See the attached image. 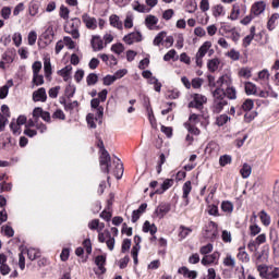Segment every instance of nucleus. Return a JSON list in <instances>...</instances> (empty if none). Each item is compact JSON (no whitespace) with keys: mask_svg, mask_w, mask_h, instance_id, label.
Returning <instances> with one entry per match:
<instances>
[{"mask_svg":"<svg viewBox=\"0 0 279 279\" xmlns=\"http://www.w3.org/2000/svg\"><path fill=\"white\" fill-rule=\"evenodd\" d=\"M44 112H45V110H43L41 107H36V108L33 110V118H34L36 121H38V119H41Z\"/></svg>","mask_w":279,"mask_h":279,"instance_id":"60","label":"nucleus"},{"mask_svg":"<svg viewBox=\"0 0 279 279\" xmlns=\"http://www.w3.org/2000/svg\"><path fill=\"white\" fill-rule=\"evenodd\" d=\"M123 40L126 43V45H134V43H141L143 40V34L136 31L125 35Z\"/></svg>","mask_w":279,"mask_h":279,"instance_id":"8","label":"nucleus"},{"mask_svg":"<svg viewBox=\"0 0 279 279\" xmlns=\"http://www.w3.org/2000/svg\"><path fill=\"white\" fill-rule=\"evenodd\" d=\"M240 15H241V5L239 3H234L232 5V10L229 19L230 21H238Z\"/></svg>","mask_w":279,"mask_h":279,"instance_id":"22","label":"nucleus"},{"mask_svg":"<svg viewBox=\"0 0 279 279\" xmlns=\"http://www.w3.org/2000/svg\"><path fill=\"white\" fill-rule=\"evenodd\" d=\"M73 71V66L71 64L65 65L63 69L58 71V75H71V72Z\"/></svg>","mask_w":279,"mask_h":279,"instance_id":"57","label":"nucleus"},{"mask_svg":"<svg viewBox=\"0 0 279 279\" xmlns=\"http://www.w3.org/2000/svg\"><path fill=\"white\" fill-rule=\"evenodd\" d=\"M52 119H59L60 121H64L66 119V116L64 114V111H62V109H57L52 113Z\"/></svg>","mask_w":279,"mask_h":279,"instance_id":"54","label":"nucleus"},{"mask_svg":"<svg viewBox=\"0 0 279 279\" xmlns=\"http://www.w3.org/2000/svg\"><path fill=\"white\" fill-rule=\"evenodd\" d=\"M213 14L217 19L218 16H221L223 14V5L217 4L213 9Z\"/></svg>","mask_w":279,"mask_h":279,"instance_id":"62","label":"nucleus"},{"mask_svg":"<svg viewBox=\"0 0 279 279\" xmlns=\"http://www.w3.org/2000/svg\"><path fill=\"white\" fill-rule=\"evenodd\" d=\"M240 174L244 180H246V178L252 175V166L248 163H243L242 168L240 169Z\"/></svg>","mask_w":279,"mask_h":279,"instance_id":"28","label":"nucleus"},{"mask_svg":"<svg viewBox=\"0 0 279 279\" xmlns=\"http://www.w3.org/2000/svg\"><path fill=\"white\" fill-rule=\"evenodd\" d=\"M244 90L246 95H256V84L252 83V82H246L244 84Z\"/></svg>","mask_w":279,"mask_h":279,"instance_id":"30","label":"nucleus"},{"mask_svg":"<svg viewBox=\"0 0 279 279\" xmlns=\"http://www.w3.org/2000/svg\"><path fill=\"white\" fill-rule=\"evenodd\" d=\"M2 231L4 232V235L11 239V236H14V229L11 226H2Z\"/></svg>","mask_w":279,"mask_h":279,"instance_id":"55","label":"nucleus"},{"mask_svg":"<svg viewBox=\"0 0 279 279\" xmlns=\"http://www.w3.org/2000/svg\"><path fill=\"white\" fill-rule=\"evenodd\" d=\"M116 81L117 78L114 77V75L108 74L102 78V84L104 86H112V84H114Z\"/></svg>","mask_w":279,"mask_h":279,"instance_id":"50","label":"nucleus"},{"mask_svg":"<svg viewBox=\"0 0 279 279\" xmlns=\"http://www.w3.org/2000/svg\"><path fill=\"white\" fill-rule=\"evenodd\" d=\"M90 45L94 51H101V49H104V39H101L99 35H94Z\"/></svg>","mask_w":279,"mask_h":279,"instance_id":"16","label":"nucleus"},{"mask_svg":"<svg viewBox=\"0 0 279 279\" xmlns=\"http://www.w3.org/2000/svg\"><path fill=\"white\" fill-rule=\"evenodd\" d=\"M192 232H193V230L191 228L181 226L179 236H180V239H186L189 236V234H191Z\"/></svg>","mask_w":279,"mask_h":279,"instance_id":"46","label":"nucleus"},{"mask_svg":"<svg viewBox=\"0 0 279 279\" xmlns=\"http://www.w3.org/2000/svg\"><path fill=\"white\" fill-rule=\"evenodd\" d=\"M36 40H38V34H36V31H31L28 33V45H31V47L36 45Z\"/></svg>","mask_w":279,"mask_h":279,"instance_id":"52","label":"nucleus"},{"mask_svg":"<svg viewBox=\"0 0 279 279\" xmlns=\"http://www.w3.org/2000/svg\"><path fill=\"white\" fill-rule=\"evenodd\" d=\"M33 84L35 86H43L45 84V77L40 74H33Z\"/></svg>","mask_w":279,"mask_h":279,"instance_id":"49","label":"nucleus"},{"mask_svg":"<svg viewBox=\"0 0 279 279\" xmlns=\"http://www.w3.org/2000/svg\"><path fill=\"white\" fill-rule=\"evenodd\" d=\"M232 162V156L230 155H222L219 158L220 167H226V165H230Z\"/></svg>","mask_w":279,"mask_h":279,"instance_id":"45","label":"nucleus"},{"mask_svg":"<svg viewBox=\"0 0 279 279\" xmlns=\"http://www.w3.org/2000/svg\"><path fill=\"white\" fill-rule=\"evenodd\" d=\"M219 256H221L219 254V252H214L213 254L210 255H204V257L202 258L201 263L202 265H204L205 267L207 265H213L214 263L218 262L219 260Z\"/></svg>","mask_w":279,"mask_h":279,"instance_id":"13","label":"nucleus"},{"mask_svg":"<svg viewBox=\"0 0 279 279\" xmlns=\"http://www.w3.org/2000/svg\"><path fill=\"white\" fill-rule=\"evenodd\" d=\"M87 86H95L99 82V76L95 73H89L86 77Z\"/></svg>","mask_w":279,"mask_h":279,"instance_id":"36","label":"nucleus"},{"mask_svg":"<svg viewBox=\"0 0 279 279\" xmlns=\"http://www.w3.org/2000/svg\"><path fill=\"white\" fill-rule=\"evenodd\" d=\"M219 64H221V61H219V59H217V58L209 59L207 61V69H208V71H210V73H215V71H217V69H219Z\"/></svg>","mask_w":279,"mask_h":279,"instance_id":"25","label":"nucleus"},{"mask_svg":"<svg viewBox=\"0 0 279 279\" xmlns=\"http://www.w3.org/2000/svg\"><path fill=\"white\" fill-rule=\"evenodd\" d=\"M112 165L114 166L113 175H116L117 180H121L123 178V162H121V159L116 158Z\"/></svg>","mask_w":279,"mask_h":279,"instance_id":"12","label":"nucleus"},{"mask_svg":"<svg viewBox=\"0 0 279 279\" xmlns=\"http://www.w3.org/2000/svg\"><path fill=\"white\" fill-rule=\"evenodd\" d=\"M193 100H195L197 104H201L202 106H204V104H206L208 101V98H206V96H204L202 94H194Z\"/></svg>","mask_w":279,"mask_h":279,"instance_id":"53","label":"nucleus"},{"mask_svg":"<svg viewBox=\"0 0 279 279\" xmlns=\"http://www.w3.org/2000/svg\"><path fill=\"white\" fill-rule=\"evenodd\" d=\"M143 232H149V234H151L150 241H156L157 238L155 234L156 232H158V227H156L155 223H151L148 220H146L143 225Z\"/></svg>","mask_w":279,"mask_h":279,"instance_id":"9","label":"nucleus"},{"mask_svg":"<svg viewBox=\"0 0 279 279\" xmlns=\"http://www.w3.org/2000/svg\"><path fill=\"white\" fill-rule=\"evenodd\" d=\"M278 19H279L278 13H274L269 17L268 23H267V27H268L269 32H272V29H276V22L278 21Z\"/></svg>","mask_w":279,"mask_h":279,"instance_id":"33","label":"nucleus"},{"mask_svg":"<svg viewBox=\"0 0 279 279\" xmlns=\"http://www.w3.org/2000/svg\"><path fill=\"white\" fill-rule=\"evenodd\" d=\"M258 117V112L256 111H246V113L244 114V122L245 123H252V121H254L255 118Z\"/></svg>","mask_w":279,"mask_h":279,"instance_id":"44","label":"nucleus"},{"mask_svg":"<svg viewBox=\"0 0 279 279\" xmlns=\"http://www.w3.org/2000/svg\"><path fill=\"white\" fill-rule=\"evenodd\" d=\"M145 25L147 29H154V26L158 25V19L155 15L149 14L145 17Z\"/></svg>","mask_w":279,"mask_h":279,"instance_id":"24","label":"nucleus"},{"mask_svg":"<svg viewBox=\"0 0 279 279\" xmlns=\"http://www.w3.org/2000/svg\"><path fill=\"white\" fill-rule=\"evenodd\" d=\"M259 219L264 226H269L271 223V217L267 215V211H259Z\"/></svg>","mask_w":279,"mask_h":279,"instance_id":"35","label":"nucleus"},{"mask_svg":"<svg viewBox=\"0 0 279 279\" xmlns=\"http://www.w3.org/2000/svg\"><path fill=\"white\" fill-rule=\"evenodd\" d=\"M210 47H213V43L205 41L198 48V51L196 52V56H195V63H196V66H198L199 69H202V66H204V58H205L206 53H208V50L210 49Z\"/></svg>","mask_w":279,"mask_h":279,"instance_id":"4","label":"nucleus"},{"mask_svg":"<svg viewBox=\"0 0 279 279\" xmlns=\"http://www.w3.org/2000/svg\"><path fill=\"white\" fill-rule=\"evenodd\" d=\"M184 125H185L187 132H190V134H194V136H199L201 131H199V129H197L195 126V124H191V123L186 122Z\"/></svg>","mask_w":279,"mask_h":279,"instance_id":"42","label":"nucleus"},{"mask_svg":"<svg viewBox=\"0 0 279 279\" xmlns=\"http://www.w3.org/2000/svg\"><path fill=\"white\" fill-rule=\"evenodd\" d=\"M239 75L240 77H244V80H250V77H252V70H250V68H242L239 71Z\"/></svg>","mask_w":279,"mask_h":279,"instance_id":"48","label":"nucleus"},{"mask_svg":"<svg viewBox=\"0 0 279 279\" xmlns=\"http://www.w3.org/2000/svg\"><path fill=\"white\" fill-rule=\"evenodd\" d=\"M132 5H133V10H135V12H140L142 14L149 12L147 7L145 4H141L138 1H135Z\"/></svg>","mask_w":279,"mask_h":279,"instance_id":"37","label":"nucleus"},{"mask_svg":"<svg viewBox=\"0 0 279 279\" xmlns=\"http://www.w3.org/2000/svg\"><path fill=\"white\" fill-rule=\"evenodd\" d=\"M211 95L214 97L213 112L215 114H219L223 111V108L228 106V99H226V89L217 87L216 89L211 90Z\"/></svg>","mask_w":279,"mask_h":279,"instance_id":"2","label":"nucleus"},{"mask_svg":"<svg viewBox=\"0 0 279 279\" xmlns=\"http://www.w3.org/2000/svg\"><path fill=\"white\" fill-rule=\"evenodd\" d=\"M12 191V183H8L5 181L0 183V193H9Z\"/></svg>","mask_w":279,"mask_h":279,"instance_id":"56","label":"nucleus"},{"mask_svg":"<svg viewBox=\"0 0 279 279\" xmlns=\"http://www.w3.org/2000/svg\"><path fill=\"white\" fill-rule=\"evenodd\" d=\"M174 183L175 181L173 179H165L161 186L157 189L155 193H157V195H162L163 193H167V191H169Z\"/></svg>","mask_w":279,"mask_h":279,"instance_id":"14","label":"nucleus"},{"mask_svg":"<svg viewBox=\"0 0 279 279\" xmlns=\"http://www.w3.org/2000/svg\"><path fill=\"white\" fill-rule=\"evenodd\" d=\"M217 84L219 86L218 88H221V86H227V88H229V86H232V77H230L228 74H225L218 78Z\"/></svg>","mask_w":279,"mask_h":279,"instance_id":"20","label":"nucleus"},{"mask_svg":"<svg viewBox=\"0 0 279 279\" xmlns=\"http://www.w3.org/2000/svg\"><path fill=\"white\" fill-rule=\"evenodd\" d=\"M75 90H76L75 85H69L65 88V95H66L68 99H71L74 97Z\"/></svg>","mask_w":279,"mask_h":279,"instance_id":"61","label":"nucleus"},{"mask_svg":"<svg viewBox=\"0 0 279 279\" xmlns=\"http://www.w3.org/2000/svg\"><path fill=\"white\" fill-rule=\"evenodd\" d=\"M69 14H71V11L69 8H66L64 4L60 7L59 16L63 19L64 21H69Z\"/></svg>","mask_w":279,"mask_h":279,"instance_id":"39","label":"nucleus"},{"mask_svg":"<svg viewBox=\"0 0 279 279\" xmlns=\"http://www.w3.org/2000/svg\"><path fill=\"white\" fill-rule=\"evenodd\" d=\"M54 36L56 34L53 33V26H48V28L43 33L41 38H44L45 45H51Z\"/></svg>","mask_w":279,"mask_h":279,"instance_id":"17","label":"nucleus"},{"mask_svg":"<svg viewBox=\"0 0 279 279\" xmlns=\"http://www.w3.org/2000/svg\"><path fill=\"white\" fill-rule=\"evenodd\" d=\"M178 274L183 276L184 278L195 279L197 278V271L190 270L187 267L182 266L178 269Z\"/></svg>","mask_w":279,"mask_h":279,"instance_id":"18","label":"nucleus"},{"mask_svg":"<svg viewBox=\"0 0 279 279\" xmlns=\"http://www.w3.org/2000/svg\"><path fill=\"white\" fill-rule=\"evenodd\" d=\"M265 12V2L259 1L253 4L252 7V13L255 16H259V14H263Z\"/></svg>","mask_w":279,"mask_h":279,"instance_id":"21","label":"nucleus"},{"mask_svg":"<svg viewBox=\"0 0 279 279\" xmlns=\"http://www.w3.org/2000/svg\"><path fill=\"white\" fill-rule=\"evenodd\" d=\"M221 210L223 213H232L234 210V205L230 201H225L221 203Z\"/></svg>","mask_w":279,"mask_h":279,"instance_id":"43","label":"nucleus"},{"mask_svg":"<svg viewBox=\"0 0 279 279\" xmlns=\"http://www.w3.org/2000/svg\"><path fill=\"white\" fill-rule=\"evenodd\" d=\"M199 252L203 256H208V254L213 252V244L208 243L207 245L202 246Z\"/></svg>","mask_w":279,"mask_h":279,"instance_id":"58","label":"nucleus"},{"mask_svg":"<svg viewBox=\"0 0 279 279\" xmlns=\"http://www.w3.org/2000/svg\"><path fill=\"white\" fill-rule=\"evenodd\" d=\"M226 97H228L231 100L236 99V88L232 85L229 87H226L225 99H226Z\"/></svg>","mask_w":279,"mask_h":279,"instance_id":"29","label":"nucleus"},{"mask_svg":"<svg viewBox=\"0 0 279 279\" xmlns=\"http://www.w3.org/2000/svg\"><path fill=\"white\" fill-rule=\"evenodd\" d=\"M171 211V204L160 203L155 209V215L158 219H165V216Z\"/></svg>","mask_w":279,"mask_h":279,"instance_id":"7","label":"nucleus"},{"mask_svg":"<svg viewBox=\"0 0 279 279\" xmlns=\"http://www.w3.org/2000/svg\"><path fill=\"white\" fill-rule=\"evenodd\" d=\"M229 121L230 117L223 113L216 118V125H218V128H223V125H226V123H228Z\"/></svg>","mask_w":279,"mask_h":279,"instance_id":"31","label":"nucleus"},{"mask_svg":"<svg viewBox=\"0 0 279 279\" xmlns=\"http://www.w3.org/2000/svg\"><path fill=\"white\" fill-rule=\"evenodd\" d=\"M166 97L167 99H178L180 97V92L178 89L168 90Z\"/></svg>","mask_w":279,"mask_h":279,"instance_id":"64","label":"nucleus"},{"mask_svg":"<svg viewBox=\"0 0 279 279\" xmlns=\"http://www.w3.org/2000/svg\"><path fill=\"white\" fill-rule=\"evenodd\" d=\"M257 271L263 279H279V267L268 268L265 265H259Z\"/></svg>","mask_w":279,"mask_h":279,"instance_id":"3","label":"nucleus"},{"mask_svg":"<svg viewBox=\"0 0 279 279\" xmlns=\"http://www.w3.org/2000/svg\"><path fill=\"white\" fill-rule=\"evenodd\" d=\"M132 247V240L124 239L121 246V253L125 254V252H129V250Z\"/></svg>","mask_w":279,"mask_h":279,"instance_id":"51","label":"nucleus"},{"mask_svg":"<svg viewBox=\"0 0 279 279\" xmlns=\"http://www.w3.org/2000/svg\"><path fill=\"white\" fill-rule=\"evenodd\" d=\"M33 101H41L45 104L47 101V89L45 87H40L33 93Z\"/></svg>","mask_w":279,"mask_h":279,"instance_id":"15","label":"nucleus"},{"mask_svg":"<svg viewBox=\"0 0 279 279\" xmlns=\"http://www.w3.org/2000/svg\"><path fill=\"white\" fill-rule=\"evenodd\" d=\"M44 71H45V76L46 77H50L51 75V61H45L44 62Z\"/></svg>","mask_w":279,"mask_h":279,"instance_id":"63","label":"nucleus"},{"mask_svg":"<svg viewBox=\"0 0 279 279\" xmlns=\"http://www.w3.org/2000/svg\"><path fill=\"white\" fill-rule=\"evenodd\" d=\"M95 265L97 267L94 269L96 276H104V274H106V256L105 255L96 256Z\"/></svg>","mask_w":279,"mask_h":279,"instance_id":"6","label":"nucleus"},{"mask_svg":"<svg viewBox=\"0 0 279 279\" xmlns=\"http://www.w3.org/2000/svg\"><path fill=\"white\" fill-rule=\"evenodd\" d=\"M111 51H113V53H117L118 56H121V53H123L125 51V46H123V44H121V43L113 44L111 46Z\"/></svg>","mask_w":279,"mask_h":279,"instance_id":"38","label":"nucleus"},{"mask_svg":"<svg viewBox=\"0 0 279 279\" xmlns=\"http://www.w3.org/2000/svg\"><path fill=\"white\" fill-rule=\"evenodd\" d=\"M106 236H107V247L108 250H110V252H112V250H114V238H112V234L110 233V231H106Z\"/></svg>","mask_w":279,"mask_h":279,"instance_id":"41","label":"nucleus"},{"mask_svg":"<svg viewBox=\"0 0 279 279\" xmlns=\"http://www.w3.org/2000/svg\"><path fill=\"white\" fill-rule=\"evenodd\" d=\"M183 199H186V204H189V195L191 194V191H193V186L191 185V181H186L183 184Z\"/></svg>","mask_w":279,"mask_h":279,"instance_id":"27","label":"nucleus"},{"mask_svg":"<svg viewBox=\"0 0 279 279\" xmlns=\"http://www.w3.org/2000/svg\"><path fill=\"white\" fill-rule=\"evenodd\" d=\"M97 147L100 149L99 156V165L100 171L102 173H110V169H112V157H110V153L106 150V146L104 145V140L99 138L97 143Z\"/></svg>","mask_w":279,"mask_h":279,"instance_id":"1","label":"nucleus"},{"mask_svg":"<svg viewBox=\"0 0 279 279\" xmlns=\"http://www.w3.org/2000/svg\"><path fill=\"white\" fill-rule=\"evenodd\" d=\"M82 21L87 29H95L97 27V19L89 16L88 13L82 15Z\"/></svg>","mask_w":279,"mask_h":279,"instance_id":"10","label":"nucleus"},{"mask_svg":"<svg viewBox=\"0 0 279 279\" xmlns=\"http://www.w3.org/2000/svg\"><path fill=\"white\" fill-rule=\"evenodd\" d=\"M109 22L111 27H116V29H123V22H121V19L117 14H112L109 17Z\"/></svg>","mask_w":279,"mask_h":279,"instance_id":"19","label":"nucleus"},{"mask_svg":"<svg viewBox=\"0 0 279 279\" xmlns=\"http://www.w3.org/2000/svg\"><path fill=\"white\" fill-rule=\"evenodd\" d=\"M80 25H82V21L80 20V17H74L72 19L70 27H64L66 34H71L74 40H77V38H80Z\"/></svg>","mask_w":279,"mask_h":279,"instance_id":"5","label":"nucleus"},{"mask_svg":"<svg viewBox=\"0 0 279 279\" xmlns=\"http://www.w3.org/2000/svg\"><path fill=\"white\" fill-rule=\"evenodd\" d=\"M95 121H97V120L95 119V114H94V113H88V114L86 116L87 125H88V128H90L92 130L97 129V124L95 123Z\"/></svg>","mask_w":279,"mask_h":279,"instance_id":"40","label":"nucleus"},{"mask_svg":"<svg viewBox=\"0 0 279 279\" xmlns=\"http://www.w3.org/2000/svg\"><path fill=\"white\" fill-rule=\"evenodd\" d=\"M10 14H12V9L10 7H3L1 9V16L4 19V21H8L10 19Z\"/></svg>","mask_w":279,"mask_h":279,"instance_id":"59","label":"nucleus"},{"mask_svg":"<svg viewBox=\"0 0 279 279\" xmlns=\"http://www.w3.org/2000/svg\"><path fill=\"white\" fill-rule=\"evenodd\" d=\"M241 109L244 112H251L254 109V100L253 99H245L241 106Z\"/></svg>","mask_w":279,"mask_h":279,"instance_id":"32","label":"nucleus"},{"mask_svg":"<svg viewBox=\"0 0 279 279\" xmlns=\"http://www.w3.org/2000/svg\"><path fill=\"white\" fill-rule=\"evenodd\" d=\"M144 107L146 108L150 125L153 128H156V117L154 116V110L151 109V105L149 104V98L144 99Z\"/></svg>","mask_w":279,"mask_h":279,"instance_id":"11","label":"nucleus"},{"mask_svg":"<svg viewBox=\"0 0 279 279\" xmlns=\"http://www.w3.org/2000/svg\"><path fill=\"white\" fill-rule=\"evenodd\" d=\"M166 36H167V32L165 31L158 33L154 38L153 45H155V47H160V44L165 40Z\"/></svg>","mask_w":279,"mask_h":279,"instance_id":"34","label":"nucleus"},{"mask_svg":"<svg viewBox=\"0 0 279 279\" xmlns=\"http://www.w3.org/2000/svg\"><path fill=\"white\" fill-rule=\"evenodd\" d=\"M24 254H27L28 260H36V258H40V251L34 247L27 248Z\"/></svg>","mask_w":279,"mask_h":279,"instance_id":"23","label":"nucleus"},{"mask_svg":"<svg viewBox=\"0 0 279 279\" xmlns=\"http://www.w3.org/2000/svg\"><path fill=\"white\" fill-rule=\"evenodd\" d=\"M238 258L242 263H250V254H247V252H245V246H241L239 248Z\"/></svg>","mask_w":279,"mask_h":279,"instance_id":"26","label":"nucleus"},{"mask_svg":"<svg viewBox=\"0 0 279 279\" xmlns=\"http://www.w3.org/2000/svg\"><path fill=\"white\" fill-rule=\"evenodd\" d=\"M80 106V102L77 100H74L72 102L64 104V110L65 112H73L75 108Z\"/></svg>","mask_w":279,"mask_h":279,"instance_id":"47","label":"nucleus"}]
</instances>
